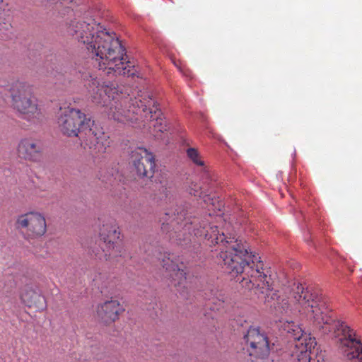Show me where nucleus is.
Segmentation results:
<instances>
[{
	"label": "nucleus",
	"mask_w": 362,
	"mask_h": 362,
	"mask_svg": "<svg viewBox=\"0 0 362 362\" xmlns=\"http://www.w3.org/2000/svg\"><path fill=\"white\" fill-rule=\"evenodd\" d=\"M124 311L123 305L117 300H110L98 306L97 316L101 322L110 325L117 320Z\"/></svg>",
	"instance_id": "f8f14e48"
},
{
	"label": "nucleus",
	"mask_w": 362,
	"mask_h": 362,
	"mask_svg": "<svg viewBox=\"0 0 362 362\" xmlns=\"http://www.w3.org/2000/svg\"><path fill=\"white\" fill-rule=\"evenodd\" d=\"M111 141L110 137L102 132H96L95 128L90 127L86 132V136L81 143L84 148H89L95 153H103L106 152L107 148L110 146Z\"/></svg>",
	"instance_id": "9d476101"
},
{
	"label": "nucleus",
	"mask_w": 362,
	"mask_h": 362,
	"mask_svg": "<svg viewBox=\"0 0 362 362\" xmlns=\"http://www.w3.org/2000/svg\"><path fill=\"white\" fill-rule=\"evenodd\" d=\"M62 32L86 45L92 58L98 62L100 71L107 75H135L134 65L127 60L125 48L115 33L107 31L88 15L71 19L64 24Z\"/></svg>",
	"instance_id": "f03ea898"
},
{
	"label": "nucleus",
	"mask_w": 362,
	"mask_h": 362,
	"mask_svg": "<svg viewBox=\"0 0 362 362\" xmlns=\"http://www.w3.org/2000/svg\"><path fill=\"white\" fill-rule=\"evenodd\" d=\"M243 339L250 357L263 359L269 355L270 347L268 337L259 327L251 326Z\"/></svg>",
	"instance_id": "0eeeda50"
},
{
	"label": "nucleus",
	"mask_w": 362,
	"mask_h": 362,
	"mask_svg": "<svg viewBox=\"0 0 362 362\" xmlns=\"http://www.w3.org/2000/svg\"><path fill=\"white\" fill-rule=\"evenodd\" d=\"M101 76L102 74L98 77L88 73L83 74V78L92 101L108 107L110 118L122 123L149 118L153 122L152 125L156 132L163 133L167 130L162 112L149 95L134 98L122 96L112 83L103 81Z\"/></svg>",
	"instance_id": "7ed1b4c3"
},
{
	"label": "nucleus",
	"mask_w": 362,
	"mask_h": 362,
	"mask_svg": "<svg viewBox=\"0 0 362 362\" xmlns=\"http://www.w3.org/2000/svg\"><path fill=\"white\" fill-rule=\"evenodd\" d=\"M213 305L211 309L218 312L226 313L229 310L230 303L227 298L222 297L221 298H214L212 301Z\"/></svg>",
	"instance_id": "f3484780"
},
{
	"label": "nucleus",
	"mask_w": 362,
	"mask_h": 362,
	"mask_svg": "<svg viewBox=\"0 0 362 362\" xmlns=\"http://www.w3.org/2000/svg\"><path fill=\"white\" fill-rule=\"evenodd\" d=\"M24 234L30 238H37L44 235L47 231V223L45 216L40 212L30 211L24 214Z\"/></svg>",
	"instance_id": "9b49d317"
},
{
	"label": "nucleus",
	"mask_w": 362,
	"mask_h": 362,
	"mask_svg": "<svg viewBox=\"0 0 362 362\" xmlns=\"http://www.w3.org/2000/svg\"><path fill=\"white\" fill-rule=\"evenodd\" d=\"M24 305L35 312L46 309V300L36 286L26 284L24 288Z\"/></svg>",
	"instance_id": "ddd939ff"
},
{
	"label": "nucleus",
	"mask_w": 362,
	"mask_h": 362,
	"mask_svg": "<svg viewBox=\"0 0 362 362\" xmlns=\"http://www.w3.org/2000/svg\"><path fill=\"white\" fill-rule=\"evenodd\" d=\"M11 95L12 98V105L14 109H16L18 112L21 115L23 110V100L21 91L18 90L16 91L14 88L11 89Z\"/></svg>",
	"instance_id": "a211bd4d"
},
{
	"label": "nucleus",
	"mask_w": 362,
	"mask_h": 362,
	"mask_svg": "<svg viewBox=\"0 0 362 362\" xmlns=\"http://www.w3.org/2000/svg\"><path fill=\"white\" fill-rule=\"evenodd\" d=\"M21 216H19V218L17 220L16 222V228L20 229L21 227H23V220H21Z\"/></svg>",
	"instance_id": "5701e85b"
},
{
	"label": "nucleus",
	"mask_w": 362,
	"mask_h": 362,
	"mask_svg": "<svg viewBox=\"0 0 362 362\" xmlns=\"http://www.w3.org/2000/svg\"><path fill=\"white\" fill-rule=\"evenodd\" d=\"M163 268L168 273L171 286L177 288V291L182 293L187 288L186 272L185 266L177 259H174L168 254L162 260Z\"/></svg>",
	"instance_id": "1a4fd4ad"
},
{
	"label": "nucleus",
	"mask_w": 362,
	"mask_h": 362,
	"mask_svg": "<svg viewBox=\"0 0 362 362\" xmlns=\"http://www.w3.org/2000/svg\"><path fill=\"white\" fill-rule=\"evenodd\" d=\"M186 208L180 206L171 222L177 225L179 243L190 240L191 230L197 237H204L209 245L219 244L222 247L217 257L218 264L233 278H238L243 287L254 290L259 301L274 308H281L284 311L289 309L291 303L296 310L312 322L317 329L329 326L327 330L338 332L342 337L339 339L340 346L344 354L349 360L358 358L362 361V343L357 337L356 332L344 322L337 320L332 316L329 308L328 300L322 291L313 287H305L301 284L294 283L292 288L284 289V293L274 290L270 283L271 278L263 270V264H255L257 258L248 253L241 243H238L234 236H228L225 232L218 230L217 226H211L208 221L202 222L194 217L188 216Z\"/></svg>",
	"instance_id": "f257e3e1"
},
{
	"label": "nucleus",
	"mask_w": 362,
	"mask_h": 362,
	"mask_svg": "<svg viewBox=\"0 0 362 362\" xmlns=\"http://www.w3.org/2000/svg\"><path fill=\"white\" fill-rule=\"evenodd\" d=\"M42 156L40 143L37 141H24V158L31 160H38Z\"/></svg>",
	"instance_id": "dca6fc26"
},
{
	"label": "nucleus",
	"mask_w": 362,
	"mask_h": 362,
	"mask_svg": "<svg viewBox=\"0 0 362 362\" xmlns=\"http://www.w3.org/2000/svg\"><path fill=\"white\" fill-rule=\"evenodd\" d=\"M130 163L140 178L148 180L153 178L156 166L155 156L153 153L145 148L138 147L132 151Z\"/></svg>",
	"instance_id": "423d86ee"
},
{
	"label": "nucleus",
	"mask_w": 362,
	"mask_h": 362,
	"mask_svg": "<svg viewBox=\"0 0 362 362\" xmlns=\"http://www.w3.org/2000/svg\"><path fill=\"white\" fill-rule=\"evenodd\" d=\"M107 279V275L105 274H98L95 278L93 279L95 282V285L100 287V288H106L107 287V284L105 281Z\"/></svg>",
	"instance_id": "412c9836"
},
{
	"label": "nucleus",
	"mask_w": 362,
	"mask_h": 362,
	"mask_svg": "<svg viewBox=\"0 0 362 362\" xmlns=\"http://www.w3.org/2000/svg\"><path fill=\"white\" fill-rule=\"evenodd\" d=\"M189 193L194 197L202 198L209 211L221 210L222 204L220 203L218 198L214 195L204 193L197 185H194V187H191Z\"/></svg>",
	"instance_id": "2eb2a0df"
},
{
	"label": "nucleus",
	"mask_w": 362,
	"mask_h": 362,
	"mask_svg": "<svg viewBox=\"0 0 362 362\" xmlns=\"http://www.w3.org/2000/svg\"><path fill=\"white\" fill-rule=\"evenodd\" d=\"M100 238L103 241L102 247L104 257L106 260L112 257H117L119 251L117 250V240L119 238L120 232L115 221L108 219L100 228Z\"/></svg>",
	"instance_id": "6e6552de"
},
{
	"label": "nucleus",
	"mask_w": 362,
	"mask_h": 362,
	"mask_svg": "<svg viewBox=\"0 0 362 362\" xmlns=\"http://www.w3.org/2000/svg\"><path fill=\"white\" fill-rule=\"evenodd\" d=\"M39 115L40 110L35 97L30 90H24V119L35 122L38 119Z\"/></svg>",
	"instance_id": "4468645a"
},
{
	"label": "nucleus",
	"mask_w": 362,
	"mask_h": 362,
	"mask_svg": "<svg viewBox=\"0 0 362 362\" xmlns=\"http://www.w3.org/2000/svg\"><path fill=\"white\" fill-rule=\"evenodd\" d=\"M162 192L165 194L166 198L169 197L172 192V186L170 184L166 182L161 187Z\"/></svg>",
	"instance_id": "4be33fe9"
},
{
	"label": "nucleus",
	"mask_w": 362,
	"mask_h": 362,
	"mask_svg": "<svg viewBox=\"0 0 362 362\" xmlns=\"http://www.w3.org/2000/svg\"><path fill=\"white\" fill-rule=\"evenodd\" d=\"M91 120L80 110L67 107L58 118L60 131L68 136H78L82 142Z\"/></svg>",
	"instance_id": "39448f33"
},
{
	"label": "nucleus",
	"mask_w": 362,
	"mask_h": 362,
	"mask_svg": "<svg viewBox=\"0 0 362 362\" xmlns=\"http://www.w3.org/2000/svg\"><path fill=\"white\" fill-rule=\"evenodd\" d=\"M187 155L188 158L196 165L199 166H203L204 165V161L201 159L199 153L197 148H189L187 150Z\"/></svg>",
	"instance_id": "6ab92c4d"
},
{
	"label": "nucleus",
	"mask_w": 362,
	"mask_h": 362,
	"mask_svg": "<svg viewBox=\"0 0 362 362\" xmlns=\"http://www.w3.org/2000/svg\"><path fill=\"white\" fill-rule=\"evenodd\" d=\"M287 332L294 339L291 350V356L297 362H328L324 353L316 355L315 359H311V350L317 344L316 339L309 333L294 322H288L286 327Z\"/></svg>",
	"instance_id": "20e7f679"
},
{
	"label": "nucleus",
	"mask_w": 362,
	"mask_h": 362,
	"mask_svg": "<svg viewBox=\"0 0 362 362\" xmlns=\"http://www.w3.org/2000/svg\"><path fill=\"white\" fill-rule=\"evenodd\" d=\"M12 28L11 24L3 23H0V38L7 40L11 38Z\"/></svg>",
	"instance_id": "aec40b11"
}]
</instances>
